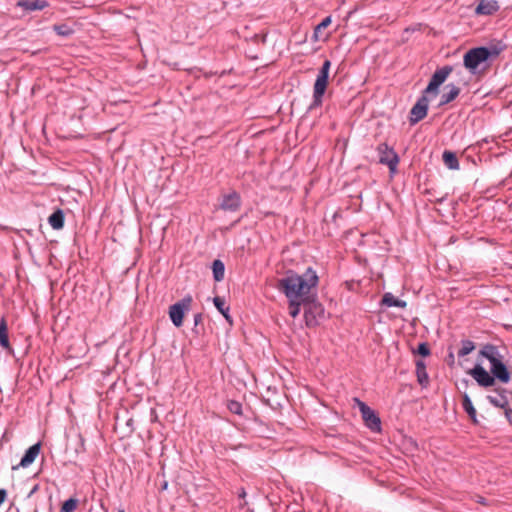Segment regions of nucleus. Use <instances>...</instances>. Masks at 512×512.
<instances>
[{
	"mask_svg": "<svg viewBox=\"0 0 512 512\" xmlns=\"http://www.w3.org/2000/svg\"><path fill=\"white\" fill-rule=\"evenodd\" d=\"M288 301H289V306H288L289 314L292 318H296L300 314L301 306L303 305V302H302V300H293V299H288Z\"/></svg>",
	"mask_w": 512,
	"mask_h": 512,
	"instance_id": "393cba45",
	"label": "nucleus"
},
{
	"mask_svg": "<svg viewBox=\"0 0 512 512\" xmlns=\"http://www.w3.org/2000/svg\"><path fill=\"white\" fill-rule=\"evenodd\" d=\"M506 347L486 343L478 352L477 363L468 374L477 384H507L512 380V365L505 359L502 351Z\"/></svg>",
	"mask_w": 512,
	"mask_h": 512,
	"instance_id": "f257e3e1",
	"label": "nucleus"
},
{
	"mask_svg": "<svg viewBox=\"0 0 512 512\" xmlns=\"http://www.w3.org/2000/svg\"><path fill=\"white\" fill-rule=\"evenodd\" d=\"M444 164L451 170L459 169V160L455 152L445 150L442 154Z\"/></svg>",
	"mask_w": 512,
	"mask_h": 512,
	"instance_id": "aec40b11",
	"label": "nucleus"
},
{
	"mask_svg": "<svg viewBox=\"0 0 512 512\" xmlns=\"http://www.w3.org/2000/svg\"><path fill=\"white\" fill-rule=\"evenodd\" d=\"M354 402H355V403L357 404V406L359 407V410H360V412H361V415L370 409V407H369L366 403H364L363 401H361V400H360V399H358V398H354Z\"/></svg>",
	"mask_w": 512,
	"mask_h": 512,
	"instance_id": "2f4dec72",
	"label": "nucleus"
},
{
	"mask_svg": "<svg viewBox=\"0 0 512 512\" xmlns=\"http://www.w3.org/2000/svg\"><path fill=\"white\" fill-rule=\"evenodd\" d=\"M78 351L75 355H79L85 352V346L81 337L78 338Z\"/></svg>",
	"mask_w": 512,
	"mask_h": 512,
	"instance_id": "72a5a7b5",
	"label": "nucleus"
},
{
	"mask_svg": "<svg viewBox=\"0 0 512 512\" xmlns=\"http://www.w3.org/2000/svg\"><path fill=\"white\" fill-rule=\"evenodd\" d=\"M16 5L26 11H36L48 7L49 2L47 0H19Z\"/></svg>",
	"mask_w": 512,
	"mask_h": 512,
	"instance_id": "4468645a",
	"label": "nucleus"
},
{
	"mask_svg": "<svg viewBox=\"0 0 512 512\" xmlns=\"http://www.w3.org/2000/svg\"><path fill=\"white\" fill-rule=\"evenodd\" d=\"M48 223L55 230H60L64 227L65 224V213L61 208H57L54 212L48 217Z\"/></svg>",
	"mask_w": 512,
	"mask_h": 512,
	"instance_id": "f3484780",
	"label": "nucleus"
},
{
	"mask_svg": "<svg viewBox=\"0 0 512 512\" xmlns=\"http://www.w3.org/2000/svg\"><path fill=\"white\" fill-rule=\"evenodd\" d=\"M305 324L309 328L316 327L320 321L325 318V309L317 301V294L312 295L307 301L303 302Z\"/></svg>",
	"mask_w": 512,
	"mask_h": 512,
	"instance_id": "423d86ee",
	"label": "nucleus"
},
{
	"mask_svg": "<svg viewBox=\"0 0 512 512\" xmlns=\"http://www.w3.org/2000/svg\"><path fill=\"white\" fill-rule=\"evenodd\" d=\"M0 346L9 354L13 353V348L9 342L8 325L5 317L0 319Z\"/></svg>",
	"mask_w": 512,
	"mask_h": 512,
	"instance_id": "2eb2a0df",
	"label": "nucleus"
},
{
	"mask_svg": "<svg viewBox=\"0 0 512 512\" xmlns=\"http://www.w3.org/2000/svg\"><path fill=\"white\" fill-rule=\"evenodd\" d=\"M41 450V443H35L32 446H30L24 453L23 457L21 458V461L19 464L12 467V470H17L20 467L26 468L30 466L38 456Z\"/></svg>",
	"mask_w": 512,
	"mask_h": 512,
	"instance_id": "9b49d317",
	"label": "nucleus"
},
{
	"mask_svg": "<svg viewBox=\"0 0 512 512\" xmlns=\"http://www.w3.org/2000/svg\"><path fill=\"white\" fill-rule=\"evenodd\" d=\"M241 221V218L237 219V221H235V224L239 223Z\"/></svg>",
	"mask_w": 512,
	"mask_h": 512,
	"instance_id": "c03bdc74",
	"label": "nucleus"
},
{
	"mask_svg": "<svg viewBox=\"0 0 512 512\" xmlns=\"http://www.w3.org/2000/svg\"><path fill=\"white\" fill-rule=\"evenodd\" d=\"M445 89L448 91L444 92L441 95L439 106H444L446 104H449L450 102L454 101L458 95L460 94V88L452 83L446 85Z\"/></svg>",
	"mask_w": 512,
	"mask_h": 512,
	"instance_id": "dca6fc26",
	"label": "nucleus"
},
{
	"mask_svg": "<svg viewBox=\"0 0 512 512\" xmlns=\"http://www.w3.org/2000/svg\"><path fill=\"white\" fill-rule=\"evenodd\" d=\"M168 486L167 482H164V484L162 485V489H166Z\"/></svg>",
	"mask_w": 512,
	"mask_h": 512,
	"instance_id": "a19ab883",
	"label": "nucleus"
},
{
	"mask_svg": "<svg viewBox=\"0 0 512 512\" xmlns=\"http://www.w3.org/2000/svg\"><path fill=\"white\" fill-rule=\"evenodd\" d=\"M487 399L493 406L504 410L506 420L510 425H512V408L510 407L512 391H508L501 386H498L492 394L487 396Z\"/></svg>",
	"mask_w": 512,
	"mask_h": 512,
	"instance_id": "0eeeda50",
	"label": "nucleus"
},
{
	"mask_svg": "<svg viewBox=\"0 0 512 512\" xmlns=\"http://www.w3.org/2000/svg\"><path fill=\"white\" fill-rule=\"evenodd\" d=\"M414 353L422 357H428L431 354L429 344L427 342L419 343Z\"/></svg>",
	"mask_w": 512,
	"mask_h": 512,
	"instance_id": "7c9ffc66",
	"label": "nucleus"
},
{
	"mask_svg": "<svg viewBox=\"0 0 512 512\" xmlns=\"http://www.w3.org/2000/svg\"><path fill=\"white\" fill-rule=\"evenodd\" d=\"M227 408L233 414L242 415V404L239 401L228 400Z\"/></svg>",
	"mask_w": 512,
	"mask_h": 512,
	"instance_id": "c756f323",
	"label": "nucleus"
},
{
	"mask_svg": "<svg viewBox=\"0 0 512 512\" xmlns=\"http://www.w3.org/2000/svg\"><path fill=\"white\" fill-rule=\"evenodd\" d=\"M416 375L419 384H424L428 381V374L426 372V365L422 360L416 361Z\"/></svg>",
	"mask_w": 512,
	"mask_h": 512,
	"instance_id": "b1692460",
	"label": "nucleus"
},
{
	"mask_svg": "<svg viewBox=\"0 0 512 512\" xmlns=\"http://www.w3.org/2000/svg\"><path fill=\"white\" fill-rule=\"evenodd\" d=\"M330 67L331 62L329 60H325L321 68L319 69L317 78L313 86V101L309 106V110H312L322 105L323 96L328 86Z\"/></svg>",
	"mask_w": 512,
	"mask_h": 512,
	"instance_id": "39448f33",
	"label": "nucleus"
},
{
	"mask_svg": "<svg viewBox=\"0 0 512 512\" xmlns=\"http://www.w3.org/2000/svg\"><path fill=\"white\" fill-rule=\"evenodd\" d=\"M365 425L373 432L381 430V420L371 408L362 414Z\"/></svg>",
	"mask_w": 512,
	"mask_h": 512,
	"instance_id": "ddd939ff",
	"label": "nucleus"
},
{
	"mask_svg": "<svg viewBox=\"0 0 512 512\" xmlns=\"http://www.w3.org/2000/svg\"><path fill=\"white\" fill-rule=\"evenodd\" d=\"M380 306L405 308L407 302L396 298L392 293L387 292L382 296Z\"/></svg>",
	"mask_w": 512,
	"mask_h": 512,
	"instance_id": "a211bd4d",
	"label": "nucleus"
},
{
	"mask_svg": "<svg viewBox=\"0 0 512 512\" xmlns=\"http://www.w3.org/2000/svg\"><path fill=\"white\" fill-rule=\"evenodd\" d=\"M213 303L217 310L224 316L226 321L229 324H232L233 320L231 315L229 314V307L225 305V299L223 297L216 296L213 298Z\"/></svg>",
	"mask_w": 512,
	"mask_h": 512,
	"instance_id": "412c9836",
	"label": "nucleus"
},
{
	"mask_svg": "<svg viewBox=\"0 0 512 512\" xmlns=\"http://www.w3.org/2000/svg\"><path fill=\"white\" fill-rule=\"evenodd\" d=\"M241 196L240 194L233 190L228 194H224L219 203V208L224 211L236 212L241 207Z\"/></svg>",
	"mask_w": 512,
	"mask_h": 512,
	"instance_id": "9d476101",
	"label": "nucleus"
},
{
	"mask_svg": "<svg viewBox=\"0 0 512 512\" xmlns=\"http://www.w3.org/2000/svg\"><path fill=\"white\" fill-rule=\"evenodd\" d=\"M446 361L449 365H452L454 364V361H455V356H454V353L452 351V348L449 347V353L447 355V358H446Z\"/></svg>",
	"mask_w": 512,
	"mask_h": 512,
	"instance_id": "473e14b6",
	"label": "nucleus"
},
{
	"mask_svg": "<svg viewBox=\"0 0 512 512\" xmlns=\"http://www.w3.org/2000/svg\"><path fill=\"white\" fill-rule=\"evenodd\" d=\"M446 196H447V195H445L444 197H442V198H440V199H437V202L442 203V202L445 200Z\"/></svg>",
	"mask_w": 512,
	"mask_h": 512,
	"instance_id": "58836bf2",
	"label": "nucleus"
},
{
	"mask_svg": "<svg viewBox=\"0 0 512 512\" xmlns=\"http://www.w3.org/2000/svg\"><path fill=\"white\" fill-rule=\"evenodd\" d=\"M53 30L57 35L68 37L74 33V30L67 24H56L53 26Z\"/></svg>",
	"mask_w": 512,
	"mask_h": 512,
	"instance_id": "bb28decb",
	"label": "nucleus"
},
{
	"mask_svg": "<svg viewBox=\"0 0 512 512\" xmlns=\"http://www.w3.org/2000/svg\"><path fill=\"white\" fill-rule=\"evenodd\" d=\"M500 9L496 0H480L475 9L477 15H493Z\"/></svg>",
	"mask_w": 512,
	"mask_h": 512,
	"instance_id": "f8f14e48",
	"label": "nucleus"
},
{
	"mask_svg": "<svg viewBox=\"0 0 512 512\" xmlns=\"http://www.w3.org/2000/svg\"><path fill=\"white\" fill-rule=\"evenodd\" d=\"M192 332L196 335H200L204 333V325H203V314L197 313L194 315V327L192 328Z\"/></svg>",
	"mask_w": 512,
	"mask_h": 512,
	"instance_id": "a878e982",
	"label": "nucleus"
},
{
	"mask_svg": "<svg viewBox=\"0 0 512 512\" xmlns=\"http://www.w3.org/2000/svg\"><path fill=\"white\" fill-rule=\"evenodd\" d=\"M379 154V163L388 166L390 174L397 171L399 156L387 143H380L376 148Z\"/></svg>",
	"mask_w": 512,
	"mask_h": 512,
	"instance_id": "1a4fd4ad",
	"label": "nucleus"
},
{
	"mask_svg": "<svg viewBox=\"0 0 512 512\" xmlns=\"http://www.w3.org/2000/svg\"><path fill=\"white\" fill-rule=\"evenodd\" d=\"M273 389L276 391L277 386H273ZM267 393H269L272 390V386H266Z\"/></svg>",
	"mask_w": 512,
	"mask_h": 512,
	"instance_id": "4c0bfd02",
	"label": "nucleus"
},
{
	"mask_svg": "<svg viewBox=\"0 0 512 512\" xmlns=\"http://www.w3.org/2000/svg\"><path fill=\"white\" fill-rule=\"evenodd\" d=\"M460 344H461V347L457 351V356L459 358H462V357L470 354L476 348L475 342H473L472 340H469V339L461 340Z\"/></svg>",
	"mask_w": 512,
	"mask_h": 512,
	"instance_id": "5701e85b",
	"label": "nucleus"
},
{
	"mask_svg": "<svg viewBox=\"0 0 512 512\" xmlns=\"http://www.w3.org/2000/svg\"><path fill=\"white\" fill-rule=\"evenodd\" d=\"M503 47L497 45L480 46L469 49L463 57L464 67L473 75L485 69V64L496 58Z\"/></svg>",
	"mask_w": 512,
	"mask_h": 512,
	"instance_id": "20e7f679",
	"label": "nucleus"
},
{
	"mask_svg": "<svg viewBox=\"0 0 512 512\" xmlns=\"http://www.w3.org/2000/svg\"><path fill=\"white\" fill-rule=\"evenodd\" d=\"M38 489H39V485H38V484H35V485L33 486V488L31 489V491L28 493L27 497H28V498H29V497H31L34 493H36V492L38 491Z\"/></svg>",
	"mask_w": 512,
	"mask_h": 512,
	"instance_id": "c9c22d12",
	"label": "nucleus"
},
{
	"mask_svg": "<svg viewBox=\"0 0 512 512\" xmlns=\"http://www.w3.org/2000/svg\"><path fill=\"white\" fill-rule=\"evenodd\" d=\"M319 283V277L312 267L299 275L293 270H288L285 277L279 279L276 288L282 292L287 299L307 301L315 293L312 292Z\"/></svg>",
	"mask_w": 512,
	"mask_h": 512,
	"instance_id": "f03ea898",
	"label": "nucleus"
},
{
	"mask_svg": "<svg viewBox=\"0 0 512 512\" xmlns=\"http://www.w3.org/2000/svg\"><path fill=\"white\" fill-rule=\"evenodd\" d=\"M454 69V66L445 65L432 74L427 87L410 110L409 122L411 125L418 123L426 117L429 107V96H436L438 94L439 87L446 81Z\"/></svg>",
	"mask_w": 512,
	"mask_h": 512,
	"instance_id": "7ed1b4c3",
	"label": "nucleus"
},
{
	"mask_svg": "<svg viewBox=\"0 0 512 512\" xmlns=\"http://www.w3.org/2000/svg\"><path fill=\"white\" fill-rule=\"evenodd\" d=\"M238 496H239L240 498H245V497H246V491H245V489H244V488H241V489H240V492H239Z\"/></svg>",
	"mask_w": 512,
	"mask_h": 512,
	"instance_id": "e433bc0d",
	"label": "nucleus"
},
{
	"mask_svg": "<svg viewBox=\"0 0 512 512\" xmlns=\"http://www.w3.org/2000/svg\"><path fill=\"white\" fill-rule=\"evenodd\" d=\"M213 278L216 282L224 279L225 265L220 259H215L212 263Z\"/></svg>",
	"mask_w": 512,
	"mask_h": 512,
	"instance_id": "4be33fe9",
	"label": "nucleus"
},
{
	"mask_svg": "<svg viewBox=\"0 0 512 512\" xmlns=\"http://www.w3.org/2000/svg\"><path fill=\"white\" fill-rule=\"evenodd\" d=\"M332 22L331 16L325 17L315 28H314V38L317 40L319 38V34L323 29H326Z\"/></svg>",
	"mask_w": 512,
	"mask_h": 512,
	"instance_id": "c85d7f7f",
	"label": "nucleus"
},
{
	"mask_svg": "<svg viewBox=\"0 0 512 512\" xmlns=\"http://www.w3.org/2000/svg\"><path fill=\"white\" fill-rule=\"evenodd\" d=\"M462 407L463 410L468 414L469 418L473 423H477V412L474 408L472 401L467 393H464L462 396Z\"/></svg>",
	"mask_w": 512,
	"mask_h": 512,
	"instance_id": "6ab92c4d",
	"label": "nucleus"
},
{
	"mask_svg": "<svg viewBox=\"0 0 512 512\" xmlns=\"http://www.w3.org/2000/svg\"><path fill=\"white\" fill-rule=\"evenodd\" d=\"M34 512H37V509H35Z\"/></svg>",
	"mask_w": 512,
	"mask_h": 512,
	"instance_id": "49530a36",
	"label": "nucleus"
},
{
	"mask_svg": "<svg viewBox=\"0 0 512 512\" xmlns=\"http://www.w3.org/2000/svg\"><path fill=\"white\" fill-rule=\"evenodd\" d=\"M78 505V500L76 498H69L65 500L60 508V512H73Z\"/></svg>",
	"mask_w": 512,
	"mask_h": 512,
	"instance_id": "cd10ccee",
	"label": "nucleus"
},
{
	"mask_svg": "<svg viewBox=\"0 0 512 512\" xmlns=\"http://www.w3.org/2000/svg\"><path fill=\"white\" fill-rule=\"evenodd\" d=\"M25 231H26V233H27L28 235L32 236V230H25Z\"/></svg>",
	"mask_w": 512,
	"mask_h": 512,
	"instance_id": "79ce46f5",
	"label": "nucleus"
},
{
	"mask_svg": "<svg viewBox=\"0 0 512 512\" xmlns=\"http://www.w3.org/2000/svg\"><path fill=\"white\" fill-rule=\"evenodd\" d=\"M7 498V491L5 489H0V506L5 502Z\"/></svg>",
	"mask_w": 512,
	"mask_h": 512,
	"instance_id": "f704fd0d",
	"label": "nucleus"
},
{
	"mask_svg": "<svg viewBox=\"0 0 512 512\" xmlns=\"http://www.w3.org/2000/svg\"><path fill=\"white\" fill-rule=\"evenodd\" d=\"M118 512H125L123 509H120Z\"/></svg>",
	"mask_w": 512,
	"mask_h": 512,
	"instance_id": "a18cd8bd",
	"label": "nucleus"
},
{
	"mask_svg": "<svg viewBox=\"0 0 512 512\" xmlns=\"http://www.w3.org/2000/svg\"><path fill=\"white\" fill-rule=\"evenodd\" d=\"M285 387H286L285 385L280 386V388H281V390H282L283 392H284V388H285Z\"/></svg>",
	"mask_w": 512,
	"mask_h": 512,
	"instance_id": "37998d69",
	"label": "nucleus"
},
{
	"mask_svg": "<svg viewBox=\"0 0 512 512\" xmlns=\"http://www.w3.org/2000/svg\"><path fill=\"white\" fill-rule=\"evenodd\" d=\"M215 74H216V73H212V72H210V73H206V74H205V76H206V77H211L212 75H215Z\"/></svg>",
	"mask_w": 512,
	"mask_h": 512,
	"instance_id": "ea45409f",
	"label": "nucleus"
},
{
	"mask_svg": "<svg viewBox=\"0 0 512 512\" xmlns=\"http://www.w3.org/2000/svg\"><path fill=\"white\" fill-rule=\"evenodd\" d=\"M192 302V296L188 294L169 307V317L175 327L183 325L185 314L190 310Z\"/></svg>",
	"mask_w": 512,
	"mask_h": 512,
	"instance_id": "6e6552de",
	"label": "nucleus"
}]
</instances>
